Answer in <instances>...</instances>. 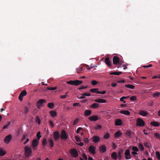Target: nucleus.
<instances>
[{
  "instance_id": "4be33fe9",
  "label": "nucleus",
  "mask_w": 160,
  "mask_h": 160,
  "mask_svg": "<svg viewBox=\"0 0 160 160\" xmlns=\"http://www.w3.org/2000/svg\"><path fill=\"white\" fill-rule=\"evenodd\" d=\"M150 125L156 127L159 126L160 125V124L158 122L155 121L151 122H150Z\"/></svg>"
},
{
  "instance_id": "e433bc0d",
  "label": "nucleus",
  "mask_w": 160,
  "mask_h": 160,
  "mask_svg": "<svg viewBox=\"0 0 160 160\" xmlns=\"http://www.w3.org/2000/svg\"><path fill=\"white\" fill-rule=\"evenodd\" d=\"M138 148L139 149L142 151H143L144 150L143 146V145L141 143H139L138 144Z\"/></svg>"
},
{
  "instance_id": "58836bf2",
  "label": "nucleus",
  "mask_w": 160,
  "mask_h": 160,
  "mask_svg": "<svg viewBox=\"0 0 160 160\" xmlns=\"http://www.w3.org/2000/svg\"><path fill=\"white\" fill-rule=\"evenodd\" d=\"M47 140L45 138H44L42 141V145L43 146H46L47 145Z\"/></svg>"
},
{
  "instance_id": "393cba45",
  "label": "nucleus",
  "mask_w": 160,
  "mask_h": 160,
  "mask_svg": "<svg viewBox=\"0 0 160 160\" xmlns=\"http://www.w3.org/2000/svg\"><path fill=\"white\" fill-rule=\"evenodd\" d=\"M48 142L50 147L52 148L53 147L54 144L53 140L51 138H50L49 139H48Z\"/></svg>"
},
{
  "instance_id": "20e7f679",
  "label": "nucleus",
  "mask_w": 160,
  "mask_h": 160,
  "mask_svg": "<svg viewBox=\"0 0 160 160\" xmlns=\"http://www.w3.org/2000/svg\"><path fill=\"white\" fill-rule=\"evenodd\" d=\"M68 135L66 131L64 130H62L61 132L60 138L61 139L64 140H66L68 138Z\"/></svg>"
},
{
  "instance_id": "79ce46f5",
  "label": "nucleus",
  "mask_w": 160,
  "mask_h": 160,
  "mask_svg": "<svg viewBox=\"0 0 160 160\" xmlns=\"http://www.w3.org/2000/svg\"><path fill=\"white\" fill-rule=\"evenodd\" d=\"M69 92H67L66 93V94L64 95H61L60 96V98L61 99H65L68 96V93Z\"/></svg>"
},
{
  "instance_id": "4468645a",
  "label": "nucleus",
  "mask_w": 160,
  "mask_h": 160,
  "mask_svg": "<svg viewBox=\"0 0 160 160\" xmlns=\"http://www.w3.org/2000/svg\"><path fill=\"white\" fill-rule=\"evenodd\" d=\"M107 150V148L104 145L100 146L99 147V151L102 153L105 152Z\"/></svg>"
},
{
  "instance_id": "3c124183",
  "label": "nucleus",
  "mask_w": 160,
  "mask_h": 160,
  "mask_svg": "<svg viewBox=\"0 0 160 160\" xmlns=\"http://www.w3.org/2000/svg\"><path fill=\"white\" fill-rule=\"evenodd\" d=\"M40 134L41 133L40 132H38L36 135V136L38 140L40 139L42 136L41 135H40Z\"/></svg>"
},
{
  "instance_id": "c03bdc74",
  "label": "nucleus",
  "mask_w": 160,
  "mask_h": 160,
  "mask_svg": "<svg viewBox=\"0 0 160 160\" xmlns=\"http://www.w3.org/2000/svg\"><path fill=\"white\" fill-rule=\"evenodd\" d=\"M160 95V92H156L152 94V96L153 97H158Z\"/></svg>"
},
{
  "instance_id": "cd10ccee",
  "label": "nucleus",
  "mask_w": 160,
  "mask_h": 160,
  "mask_svg": "<svg viewBox=\"0 0 160 160\" xmlns=\"http://www.w3.org/2000/svg\"><path fill=\"white\" fill-rule=\"evenodd\" d=\"M111 157L114 159H116L118 158V155L116 152H113L111 154Z\"/></svg>"
},
{
  "instance_id": "864d4df0",
  "label": "nucleus",
  "mask_w": 160,
  "mask_h": 160,
  "mask_svg": "<svg viewBox=\"0 0 160 160\" xmlns=\"http://www.w3.org/2000/svg\"><path fill=\"white\" fill-rule=\"evenodd\" d=\"M109 134L108 133H106L104 136V139H107L109 138Z\"/></svg>"
},
{
  "instance_id": "5fc2aeb1",
  "label": "nucleus",
  "mask_w": 160,
  "mask_h": 160,
  "mask_svg": "<svg viewBox=\"0 0 160 160\" xmlns=\"http://www.w3.org/2000/svg\"><path fill=\"white\" fill-rule=\"evenodd\" d=\"M132 149L133 151L136 152H138L139 150L138 148L135 146L133 147L132 148Z\"/></svg>"
},
{
  "instance_id": "c85d7f7f",
  "label": "nucleus",
  "mask_w": 160,
  "mask_h": 160,
  "mask_svg": "<svg viewBox=\"0 0 160 160\" xmlns=\"http://www.w3.org/2000/svg\"><path fill=\"white\" fill-rule=\"evenodd\" d=\"M124 150L123 149H121L119 150L118 152V159L120 160L122 158L121 154L122 153Z\"/></svg>"
},
{
  "instance_id": "4c0bfd02",
  "label": "nucleus",
  "mask_w": 160,
  "mask_h": 160,
  "mask_svg": "<svg viewBox=\"0 0 160 160\" xmlns=\"http://www.w3.org/2000/svg\"><path fill=\"white\" fill-rule=\"evenodd\" d=\"M11 123L10 122H8L7 124L4 125L2 127V129H4L7 128L10 125Z\"/></svg>"
},
{
  "instance_id": "e2e57ef3",
  "label": "nucleus",
  "mask_w": 160,
  "mask_h": 160,
  "mask_svg": "<svg viewBox=\"0 0 160 160\" xmlns=\"http://www.w3.org/2000/svg\"><path fill=\"white\" fill-rule=\"evenodd\" d=\"M91 94L90 93H84L83 94H82V96H90Z\"/></svg>"
},
{
  "instance_id": "5701e85b",
  "label": "nucleus",
  "mask_w": 160,
  "mask_h": 160,
  "mask_svg": "<svg viewBox=\"0 0 160 160\" xmlns=\"http://www.w3.org/2000/svg\"><path fill=\"white\" fill-rule=\"evenodd\" d=\"M132 133V131L130 130H127L125 132L126 135L129 138L131 137V135Z\"/></svg>"
},
{
  "instance_id": "a19ab883",
  "label": "nucleus",
  "mask_w": 160,
  "mask_h": 160,
  "mask_svg": "<svg viewBox=\"0 0 160 160\" xmlns=\"http://www.w3.org/2000/svg\"><path fill=\"white\" fill-rule=\"evenodd\" d=\"M36 122L38 123V124H40L41 123V120L38 116H37L36 118Z\"/></svg>"
},
{
  "instance_id": "bf43d9fd",
  "label": "nucleus",
  "mask_w": 160,
  "mask_h": 160,
  "mask_svg": "<svg viewBox=\"0 0 160 160\" xmlns=\"http://www.w3.org/2000/svg\"><path fill=\"white\" fill-rule=\"evenodd\" d=\"M88 87V86H82L78 88L79 89H84L87 88Z\"/></svg>"
},
{
  "instance_id": "de8ad7c7",
  "label": "nucleus",
  "mask_w": 160,
  "mask_h": 160,
  "mask_svg": "<svg viewBox=\"0 0 160 160\" xmlns=\"http://www.w3.org/2000/svg\"><path fill=\"white\" fill-rule=\"evenodd\" d=\"M49 125L51 126V128H53L54 125V124L53 122H52V121H51V120H49Z\"/></svg>"
},
{
  "instance_id": "423d86ee",
  "label": "nucleus",
  "mask_w": 160,
  "mask_h": 160,
  "mask_svg": "<svg viewBox=\"0 0 160 160\" xmlns=\"http://www.w3.org/2000/svg\"><path fill=\"white\" fill-rule=\"evenodd\" d=\"M136 124L137 126L143 127L144 126L145 123L143 120L140 118H138L136 120Z\"/></svg>"
},
{
  "instance_id": "0eeeda50",
  "label": "nucleus",
  "mask_w": 160,
  "mask_h": 160,
  "mask_svg": "<svg viewBox=\"0 0 160 160\" xmlns=\"http://www.w3.org/2000/svg\"><path fill=\"white\" fill-rule=\"evenodd\" d=\"M27 93L26 90H23L20 94L18 97V99L20 101H22L23 97L27 95Z\"/></svg>"
},
{
  "instance_id": "603ef678",
  "label": "nucleus",
  "mask_w": 160,
  "mask_h": 160,
  "mask_svg": "<svg viewBox=\"0 0 160 160\" xmlns=\"http://www.w3.org/2000/svg\"><path fill=\"white\" fill-rule=\"evenodd\" d=\"M79 121V119L78 118L76 119L73 122V124L74 125H75Z\"/></svg>"
},
{
  "instance_id": "f257e3e1",
  "label": "nucleus",
  "mask_w": 160,
  "mask_h": 160,
  "mask_svg": "<svg viewBox=\"0 0 160 160\" xmlns=\"http://www.w3.org/2000/svg\"><path fill=\"white\" fill-rule=\"evenodd\" d=\"M66 82L68 84L75 86H78L81 84L82 83V81L79 80H70L68 81H66Z\"/></svg>"
},
{
  "instance_id": "f704fd0d",
  "label": "nucleus",
  "mask_w": 160,
  "mask_h": 160,
  "mask_svg": "<svg viewBox=\"0 0 160 160\" xmlns=\"http://www.w3.org/2000/svg\"><path fill=\"white\" fill-rule=\"evenodd\" d=\"M102 128V126L99 124H97L94 127L95 129L96 130H100Z\"/></svg>"
},
{
  "instance_id": "2f4dec72",
  "label": "nucleus",
  "mask_w": 160,
  "mask_h": 160,
  "mask_svg": "<svg viewBox=\"0 0 160 160\" xmlns=\"http://www.w3.org/2000/svg\"><path fill=\"white\" fill-rule=\"evenodd\" d=\"M98 88H95L91 89L90 90V91L92 93H98Z\"/></svg>"
},
{
  "instance_id": "a878e982",
  "label": "nucleus",
  "mask_w": 160,
  "mask_h": 160,
  "mask_svg": "<svg viewBox=\"0 0 160 160\" xmlns=\"http://www.w3.org/2000/svg\"><path fill=\"white\" fill-rule=\"evenodd\" d=\"M122 133L120 131H118L116 132L114 134V137L117 138L120 137L122 135Z\"/></svg>"
},
{
  "instance_id": "bb28decb",
  "label": "nucleus",
  "mask_w": 160,
  "mask_h": 160,
  "mask_svg": "<svg viewBox=\"0 0 160 160\" xmlns=\"http://www.w3.org/2000/svg\"><path fill=\"white\" fill-rule=\"evenodd\" d=\"M99 106V104L98 103H93L90 106L91 108H98Z\"/></svg>"
},
{
  "instance_id": "dca6fc26",
  "label": "nucleus",
  "mask_w": 160,
  "mask_h": 160,
  "mask_svg": "<svg viewBox=\"0 0 160 160\" xmlns=\"http://www.w3.org/2000/svg\"><path fill=\"white\" fill-rule=\"evenodd\" d=\"M92 141L94 143H96L100 141V138L98 136H94L92 138Z\"/></svg>"
},
{
  "instance_id": "a211bd4d",
  "label": "nucleus",
  "mask_w": 160,
  "mask_h": 160,
  "mask_svg": "<svg viewBox=\"0 0 160 160\" xmlns=\"http://www.w3.org/2000/svg\"><path fill=\"white\" fill-rule=\"evenodd\" d=\"M148 113L146 111L141 110L139 112V114L143 116H146Z\"/></svg>"
},
{
  "instance_id": "338daca9",
  "label": "nucleus",
  "mask_w": 160,
  "mask_h": 160,
  "mask_svg": "<svg viewBox=\"0 0 160 160\" xmlns=\"http://www.w3.org/2000/svg\"><path fill=\"white\" fill-rule=\"evenodd\" d=\"M75 138L77 142H79L80 141V139L77 136H75Z\"/></svg>"
},
{
  "instance_id": "774afa93",
  "label": "nucleus",
  "mask_w": 160,
  "mask_h": 160,
  "mask_svg": "<svg viewBox=\"0 0 160 160\" xmlns=\"http://www.w3.org/2000/svg\"><path fill=\"white\" fill-rule=\"evenodd\" d=\"M27 135L26 134H24L22 136V140H24L26 138Z\"/></svg>"
},
{
  "instance_id": "8fccbe9b",
  "label": "nucleus",
  "mask_w": 160,
  "mask_h": 160,
  "mask_svg": "<svg viewBox=\"0 0 160 160\" xmlns=\"http://www.w3.org/2000/svg\"><path fill=\"white\" fill-rule=\"evenodd\" d=\"M28 112V108H27L26 107H25L24 108V114H26Z\"/></svg>"
},
{
  "instance_id": "b1692460",
  "label": "nucleus",
  "mask_w": 160,
  "mask_h": 160,
  "mask_svg": "<svg viewBox=\"0 0 160 160\" xmlns=\"http://www.w3.org/2000/svg\"><path fill=\"white\" fill-rule=\"evenodd\" d=\"M50 116L52 117H54L56 116L57 115V112L54 111H51L49 112Z\"/></svg>"
},
{
  "instance_id": "09e8293b",
  "label": "nucleus",
  "mask_w": 160,
  "mask_h": 160,
  "mask_svg": "<svg viewBox=\"0 0 160 160\" xmlns=\"http://www.w3.org/2000/svg\"><path fill=\"white\" fill-rule=\"evenodd\" d=\"M130 99L131 101H136L137 100V98L136 96H132L130 98Z\"/></svg>"
},
{
  "instance_id": "f3484780",
  "label": "nucleus",
  "mask_w": 160,
  "mask_h": 160,
  "mask_svg": "<svg viewBox=\"0 0 160 160\" xmlns=\"http://www.w3.org/2000/svg\"><path fill=\"white\" fill-rule=\"evenodd\" d=\"M95 101L101 103H105L107 102V101L106 100L103 99H95Z\"/></svg>"
},
{
  "instance_id": "aec40b11",
  "label": "nucleus",
  "mask_w": 160,
  "mask_h": 160,
  "mask_svg": "<svg viewBox=\"0 0 160 160\" xmlns=\"http://www.w3.org/2000/svg\"><path fill=\"white\" fill-rule=\"evenodd\" d=\"M119 112L121 114H124L127 115H129L130 114V112L128 110H121Z\"/></svg>"
},
{
  "instance_id": "2eb2a0df",
  "label": "nucleus",
  "mask_w": 160,
  "mask_h": 160,
  "mask_svg": "<svg viewBox=\"0 0 160 160\" xmlns=\"http://www.w3.org/2000/svg\"><path fill=\"white\" fill-rule=\"evenodd\" d=\"M88 119L91 121H95L98 120L99 118L98 116L94 115L89 117Z\"/></svg>"
},
{
  "instance_id": "1a4fd4ad",
  "label": "nucleus",
  "mask_w": 160,
  "mask_h": 160,
  "mask_svg": "<svg viewBox=\"0 0 160 160\" xmlns=\"http://www.w3.org/2000/svg\"><path fill=\"white\" fill-rule=\"evenodd\" d=\"M125 156V158L126 160H128L131 158L130 150L129 149L127 150L124 153Z\"/></svg>"
},
{
  "instance_id": "72a5a7b5",
  "label": "nucleus",
  "mask_w": 160,
  "mask_h": 160,
  "mask_svg": "<svg viewBox=\"0 0 160 160\" xmlns=\"http://www.w3.org/2000/svg\"><path fill=\"white\" fill-rule=\"evenodd\" d=\"M46 102V101L44 99H40L37 102V103L42 105V104Z\"/></svg>"
},
{
  "instance_id": "7c9ffc66",
  "label": "nucleus",
  "mask_w": 160,
  "mask_h": 160,
  "mask_svg": "<svg viewBox=\"0 0 160 160\" xmlns=\"http://www.w3.org/2000/svg\"><path fill=\"white\" fill-rule=\"evenodd\" d=\"M122 73V72H111L110 73V74L114 75H119Z\"/></svg>"
},
{
  "instance_id": "412c9836",
  "label": "nucleus",
  "mask_w": 160,
  "mask_h": 160,
  "mask_svg": "<svg viewBox=\"0 0 160 160\" xmlns=\"http://www.w3.org/2000/svg\"><path fill=\"white\" fill-rule=\"evenodd\" d=\"M92 112L90 110H86L84 112V115L85 116H88L90 115L91 114Z\"/></svg>"
},
{
  "instance_id": "c756f323",
  "label": "nucleus",
  "mask_w": 160,
  "mask_h": 160,
  "mask_svg": "<svg viewBox=\"0 0 160 160\" xmlns=\"http://www.w3.org/2000/svg\"><path fill=\"white\" fill-rule=\"evenodd\" d=\"M47 106L49 108L53 109L54 107V104L52 102H49L48 103Z\"/></svg>"
},
{
  "instance_id": "680f3d73",
  "label": "nucleus",
  "mask_w": 160,
  "mask_h": 160,
  "mask_svg": "<svg viewBox=\"0 0 160 160\" xmlns=\"http://www.w3.org/2000/svg\"><path fill=\"white\" fill-rule=\"evenodd\" d=\"M106 93V92L105 91H99L98 92V94H104Z\"/></svg>"
},
{
  "instance_id": "6e6d98bb",
  "label": "nucleus",
  "mask_w": 160,
  "mask_h": 160,
  "mask_svg": "<svg viewBox=\"0 0 160 160\" xmlns=\"http://www.w3.org/2000/svg\"><path fill=\"white\" fill-rule=\"evenodd\" d=\"M57 87H48L47 88V89L48 90H53L56 89H57Z\"/></svg>"
},
{
  "instance_id": "0e129e2a",
  "label": "nucleus",
  "mask_w": 160,
  "mask_h": 160,
  "mask_svg": "<svg viewBox=\"0 0 160 160\" xmlns=\"http://www.w3.org/2000/svg\"><path fill=\"white\" fill-rule=\"evenodd\" d=\"M82 157L85 160H87V157L85 154L83 153L82 154Z\"/></svg>"
},
{
  "instance_id": "13d9d810",
  "label": "nucleus",
  "mask_w": 160,
  "mask_h": 160,
  "mask_svg": "<svg viewBox=\"0 0 160 160\" xmlns=\"http://www.w3.org/2000/svg\"><path fill=\"white\" fill-rule=\"evenodd\" d=\"M97 83V82L96 80H92L91 82V83L93 85H96Z\"/></svg>"
},
{
  "instance_id": "6ab92c4d",
  "label": "nucleus",
  "mask_w": 160,
  "mask_h": 160,
  "mask_svg": "<svg viewBox=\"0 0 160 160\" xmlns=\"http://www.w3.org/2000/svg\"><path fill=\"white\" fill-rule=\"evenodd\" d=\"M122 121L120 119H117L115 122V125L116 126H120L122 124Z\"/></svg>"
},
{
  "instance_id": "a18cd8bd",
  "label": "nucleus",
  "mask_w": 160,
  "mask_h": 160,
  "mask_svg": "<svg viewBox=\"0 0 160 160\" xmlns=\"http://www.w3.org/2000/svg\"><path fill=\"white\" fill-rule=\"evenodd\" d=\"M126 98H127V97L123 96L120 98V99L121 101H122L123 103H125L126 102V101L124 100L123 99H126Z\"/></svg>"
},
{
  "instance_id": "69168bd1",
  "label": "nucleus",
  "mask_w": 160,
  "mask_h": 160,
  "mask_svg": "<svg viewBox=\"0 0 160 160\" xmlns=\"http://www.w3.org/2000/svg\"><path fill=\"white\" fill-rule=\"evenodd\" d=\"M82 129V128L79 127V128L77 130V133H79L80 131Z\"/></svg>"
},
{
  "instance_id": "473e14b6",
  "label": "nucleus",
  "mask_w": 160,
  "mask_h": 160,
  "mask_svg": "<svg viewBox=\"0 0 160 160\" xmlns=\"http://www.w3.org/2000/svg\"><path fill=\"white\" fill-rule=\"evenodd\" d=\"M6 153V152L2 148H0V156H3Z\"/></svg>"
},
{
  "instance_id": "6e6552de",
  "label": "nucleus",
  "mask_w": 160,
  "mask_h": 160,
  "mask_svg": "<svg viewBox=\"0 0 160 160\" xmlns=\"http://www.w3.org/2000/svg\"><path fill=\"white\" fill-rule=\"evenodd\" d=\"M39 144V140L35 138L33 139L32 142V146L33 147L34 149Z\"/></svg>"
},
{
  "instance_id": "f03ea898",
  "label": "nucleus",
  "mask_w": 160,
  "mask_h": 160,
  "mask_svg": "<svg viewBox=\"0 0 160 160\" xmlns=\"http://www.w3.org/2000/svg\"><path fill=\"white\" fill-rule=\"evenodd\" d=\"M25 154L26 156L27 157H28L30 156L31 155L32 151L30 147H29L27 146L25 147Z\"/></svg>"
},
{
  "instance_id": "39448f33",
  "label": "nucleus",
  "mask_w": 160,
  "mask_h": 160,
  "mask_svg": "<svg viewBox=\"0 0 160 160\" xmlns=\"http://www.w3.org/2000/svg\"><path fill=\"white\" fill-rule=\"evenodd\" d=\"M53 137L55 141H58L60 138V133L58 131H56L53 132Z\"/></svg>"
},
{
  "instance_id": "7ed1b4c3",
  "label": "nucleus",
  "mask_w": 160,
  "mask_h": 160,
  "mask_svg": "<svg viewBox=\"0 0 160 160\" xmlns=\"http://www.w3.org/2000/svg\"><path fill=\"white\" fill-rule=\"evenodd\" d=\"M70 153L72 157L76 158L78 156V153L76 149L72 148L70 149Z\"/></svg>"
},
{
  "instance_id": "37998d69",
  "label": "nucleus",
  "mask_w": 160,
  "mask_h": 160,
  "mask_svg": "<svg viewBox=\"0 0 160 160\" xmlns=\"http://www.w3.org/2000/svg\"><path fill=\"white\" fill-rule=\"evenodd\" d=\"M156 154L157 158L158 159L160 160V152L158 151H156Z\"/></svg>"
},
{
  "instance_id": "49530a36",
  "label": "nucleus",
  "mask_w": 160,
  "mask_h": 160,
  "mask_svg": "<svg viewBox=\"0 0 160 160\" xmlns=\"http://www.w3.org/2000/svg\"><path fill=\"white\" fill-rule=\"evenodd\" d=\"M144 145L146 148H150V146L149 145V143L147 142H144Z\"/></svg>"
},
{
  "instance_id": "052dcab7",
  "label": "nucleus",
  "mask_w": 160,
  "mask_h": 160,
  "mask_svg": "<svg viewBox=\"0 0 160 160\" xmlns=\"http://www.w3.org/2000/svg\"><path fill=\"white\" fill-rule=\"evenodd\" d=\"M152 66V65L151 64H150L148 65H146V66H142V67H144L145 68H150Z\"/></svg>"
},
{
  "instance_id": "ddd939ff",
  "label": "nucleus",
  "mask_w": 160,
  "mask_h": 160,
  "mask_svg": "<svg viewBox=\"0 0 160 160\" xmlns=\"http://www.w3.org/2000/svg\"><path fill=\"white\" fill-rule=\"evenodd\" d=\"M12 138L11 135L10 134L7 136L4 139V142L8 144L9 143Z\"/></svg>"
},
{
  "instance_id": "ea45409f",
  "label": "nucleus",
  "mask_w": 160,
  "mask_h": 160,
  "mask_svg": "<svg viewBox=\"0 0 160 160\" xmlns=\"http://www.w3.org/2000/svg\"><path fill=\"white\" fill-rule=\"evenodd\" d=\"M154 136L158 139H160V134L158 132L154 133Z\"/></svg>"
},
{
  "instance_id": "c9c22d12",
  "label": "nucleus",
  "mask_w": 160,
  "mask_h": 160,
  "mask_svg": "<svg viewBox=\"0 0 160 160\" xmlns=\"http://www.w3.org/2000/svg\"><path fill=\"white\" fill-rule=\"evenodd\" d=\"M126 87L129 88L131 89H133L135 87L134 85L131 84H126L125 85Z\"/></svg>"
},
{
  "instance_id": "9d476101",
  "label": "nucleus",
  "mask_w": 160,
  "mask_h": 160,
  "mask_svg": "<svg viewBox=\"0 0 160 160\" xmlns=\"http://www.w3.org/2000/svg\"><path fill=\"white\" fill-rule=\"evenodd\" d=\"M96 148L93 145H91L88 148L89 152L93 154L95 153Z\"/></svg>"
},
{
  "instance_id": "4d7b16f0",
  "label": "nucleus",
  "mask_w": 160,
  "mask_h": 160,
  "mask_svg": "<svg viewBox=\"0 0 160 160\" xmlns=\"http://www.w3.org/2000/svg\"><path fill=\"white\" fill-rule=\"evenodd\" d=\"M73 106L74 107H76V106L80 107L81 106V105L79 103H74L73 104Z\"/></svg>"
},
{
  "instance_id": "f8f14e48",
  "label": "nucleus",
  "mask_w": 160,
  "mask_h": 160,
  "mask_svg": "<svg viewBox=\"0 0 160 160\" xmlns=\"http://www.w3.org/2000/svg\"><path fill=\"white\" fill-rule=\"evenodd\" d=\"M105 62L106 64L109 68L112 67V65L111 64V62L110 61L109 58L107 57L105 59Z\"/></svg>"
},
{
  "instance_id": "9b49d317",
  "label": "nucleus",
  "mask_w": 160,
  "mask_h": 160,
  "mask_svg": "<svg viewBox=\"0 0 160 160\" xmlns=\"http://www.w3.org/2000/svg\"><path fill=\"white\" fill-rule=\"evenodd\" d=\"M120 58L117 56H114L112 59V61L114 64H117L119 62Z\"/></svg>"
}]
</instances>
